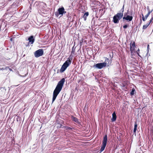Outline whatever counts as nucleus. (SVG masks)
<instances>
[{
  "label": "nucleus",
  "instance_id": "obj_32",
  "mask_svg": "<svg viewBox=\"0 0 153 153\" xmlns=\"http://www.w3.org/2000/svg\"><path fill=\"white\" fill-rule=\"evenodd\" d=\"M31 1H32L31 4H32L34 1V0H31Z\"/></svg>",
  "mask_w": 153,
  "mask_h": 153
},
{
  "label": "nucleus",
  "instance_id": "obj_38",
  "mask_svg": "<svg viewBox=\"0 0 153 153\" xmlns=\"http://www.w3.org/2000/svg\"><path fill=\"white\" fill-rule=\"evenodd\" d=\"M105 128H104V131H105Z\"/></svg>",
  "mask_w": 153,
  "mask_h": 153
},
{
  "label": "nucleus",
  "instance_id": "obj_27",
  "mask_svg": "<svg viewBox=\"0 0 153 153\" xmlns=\"http://www.w3.org/2000/svg\"><path fill=\"white\" fill-rule=\"evenodd\" d=\"M149 14L147 13L145 16V18L147 19L149 16Z\"/></svg>",
  "mask_w": 153,
  "mask_h": 153
},
{
  "label": "nucleus",
  "instance_id": "obj_22",
  "mask_svg": "<svg viewBox=\"0 0 153 153\" xmlns=\"http://www.w3.org/2000/svg\"><path fill=\"white\" fill-rule=\"evenodd\" d=\"M142 19L143 20V21H145L146 19L145 18L144 16L143 15V14H142Z\"/></svg>",
  "mask_w": 153,
  "mask_h": 153
},
{
  "label": "nucleus",
  "instance_id": "obj_7",
  "mask_svg": "<svg viewBox=\"0 0 153 153\" xmlns=\"http://www.w3.org/2000/svg\"><path fill=\"white\" fill-rule=\"evenodd\" d=\"M99 10V14L100 15L99 16L101 17L105 12V7L104 6L100 7Z\"/></svg>",
  "mask_w": 153,
  "mask_h": 153
},
{
  "label": "nucleus",
  "instance_id": "obj_11",
  "mask_svg": "<svg viewBox=\"0 0 153 153\" xmlns=\"http://www.w3.org/2000/svg\"><path fill=\"white\" fill-rule=\"evenodd\" d=\"M111 62L112 61L111 60V58L109 59L108 58H106V67L107 65L108 66L109 65H111Z\"/></svg>",
  "mask_w": 153,
  "mask_h": 153
},
{
  "label": "nucleus",
  "instance_id": "obj_30",
  "mask_svg": "<svg viewBox=\"0 0 153 153\" xmlns=\"http://www.w3.org/2000/svg\"><path fill=\"white\" fill-rule=\"evenodd\" d=\"M107 140V136L106 135V139H105V140H106V144Z\"/></svg>",
  "mask_w": 153,
  "mask_h": 153
},
{
  "label": "nucleus",
  "instance_id": "obj_15",
  "mask_svg": "<svg viewBox=\"0 0 153 153\" xmlns=\"http://www.w3.org/2000/svg\"><path fill=\"white\" fill-rule=\"evenodd\" d=\"M112 115V117L111 119V120L113 122L115 121L116 120L117 118L115 112H114L113 113Z\"/></svg>",
  "mask_w": 153,
  "mask_h": 153
},
{
  "label": "nucleus",
  "instance_id": "obj_10",
  "mask_svg": "<svg viewBox=\"0 0 153 153\" xmlns=\"http://www.w3.org/2000/svg\"><path fill=\"white\" fill-rule=\"evenodd\" d=\"M29 42L31 44H32L35 41V38L33 35L29 36L28 38Z\"/></svg>",
  "mask_w": 153,
  "mask_h": 153
},
{
  "label": "nucleus",
  "instance_id": "obj_39",
  "mask_svg": "<svg viewBox=\"0 0 153 153\" xmlns=\"http://www.w3.org/2000/svg\"><path fill=\"white\" fill-rule=\"evenodd\" d=\"M141 22H142V21H141V20L140 24H141Z\"/></svg>",
  "mask_w": 153,
  "mask_h": 153
},
{
  "label": "nucleus",
  "instance_id": "obj_34",
  "mask_svg": "<svg viewBox=\"0 0 153 153\" xmlns=\"http://www.w3.org/2000/svg\"><path fill=\"white\" fill-rule=\"evenodd\" d=\"M10 41H13V39L12 38H10Z\"/></svg>",
  "mask_w": 153,
  "mask_h": 153
},
{
  "label": "nucleus",
  "instance_id": "obj_17",
  "mask_svg": "<svg viewBox=\"0 0 153 153\" xmlns=\"http://www.w3.org/2000/svg\"><path fill=\"white\" fill-rule=\"evenodd\" d=\"M150 23V22H149V23H148L146 25H144L143 26V29H146L147 27L149 26V24Z\"/></svg>",
  "mask_w": 153,
  "mask_h": 153
},
{
  "label": "nucleus",
  "instance_id": "obj_37",
  "mask_svg": "<svg viewBox=\"0 0 153 153\" xmlns=\"http://www.w3.org/2000/svg\"><path fill=\"white\" fill-rule=\"evenodd\" d=\"M9 70L10 71H11L12 70V69H11L10 68H9Z\"/></svg>",
  "mask_w": 153,
  "mask_h": 153
},
{
  "label": "nucleus",
  "instance_id": "obj_25",
  "mask_svg": "<svg viewBox=\"0 0 153 153\" xmlns=\"http://www.w3.org/2000/svg\"><path fill=\"white\" fill-rule=\"evenodd\" d=\"M128 27V25L127 24L123 26V27L125 29L127 28Z\"/></svg>",
  "mask_w": 153,
  "mask_h": 153
},
{
  "label": "nucleus",
  "instance_id": "obj_19",
  "mask_svg": "<svg viewBox=\"0 0 153 153\" xmlns=\"http://www.w3.org/2000/svg\"><path fill=\"white\" fill-rule=\"evenodd\" d=\"M91 24L93 25H94L95 24V19L94 18H93L92 20Z\"/></svg>",
  "mask_w": 153,
  "mask_h": 153
},
{
  "label": "nucleus",
  "instance_id": "obj_13",
  "mask_svg": "<svg viewBox=\"0 0 153 153\" xmlns=\"http://www.w3.org/2000/svg\"><path fill=\"white\" fill-rule=\"evenodd\" d=\"M71 120L73 121H74L76 123H79V121L78 119L76 118V117H75L73 116H71Z\"/></svg>",
  "mask_w": 153,
  "mask_h": 153
},
{
  "label": "nucleus",
  "instance_id": "obj_35",
  "mask_svg": "<svg viewBox=\"0 0 153 153\" xmlns=\"http://www.w3.org/2000/svg\"><path fill=\"white\" fill-rule=\"evenodd\" d=\"M147 10H148V11L149 10V7H147Z\"/></svg>",
  "mask_w": 153,
  "mask_h": 153
},
{
  "label": "nucleus",
  "instance_id": "obj_18",
  "mask_svg": "<svg viewBox=\"0 0 153 153\" xmlns=\"http://www.w3.org/2000/svg\"><path fill=\"white\" fill-rule=\"evenodd\" d=\"M135 89L134 88H132V91H131V92H130V94L131 95H134V92H135Z\"/></svg>",
  "mask_w": 153,
  "mask_h": 153
},
{
  "label": "nucleus",
  "instance_id": "obj_3",
  "mask_svg": "<svg viewBox=\"0 0 153 153\" xmlns=\"http://www.w3.org/2000/svg\"><path fill=\"white\" fill-rule=\"evenodd\" d=\"M124 10V5L121 9L122 12L120 13H117L114 16L113 21L114 23H119V21L123 17Z\"/></svg>",
  "mask_w": 153,
  "mask_h": 153
},
{
  "label": "nucleus",
  "instance_id": "obj_26",
  "mask_svg": "<svg viewBox=\"0 0 153 153\" xmlns=\"http://www.w3.org/2000/svg\"><path fill=\"white\" fill-rule=\"evenodd\" d=\"M62 125L60 124L59 125H58L57 126V128H62Z\"/></svg>",
  "mask_w": 153,
  "mask_h": 153
},
{
  "label": "nucleus",
  "instance_id": "obj_9",
  "mask_svg": "<svg viewBox=\"0 0 153 153\" xmlns=\"http://www.w3.org/2000/svg\"><path fill=\"white\" fill-rule=\"evenodd\" d=\"M132 19L133 17L132 16L128 15L126 16L125 15L123 17V21H124L125 20H126L128 21H131L132 20Z\"/></svg>",
  "mask_w": 153,
  "mask_h": 153
},
{
  "label": "nucleus",
  "instance_id": "obj_6",
  "mask_svg": "<svg viewBox=\"0 0 153 153\" xmlns=\"http://www.w3.org/2000/svg\"><path fill=\"white\" fill-rule=\"evenodd\" d=\"M105 67V61L103 62H100L96 64L93 65V67L95 68L100 69Z\"/></svg>",
  "mask_w": 153,
  "mask_h": 153
},
{
  "label": "nucleus",
  "instance_id": "obj_5",
  "mask_svg": "<svg viewBox=\"0 0 153 153\" xmlns=\"http://www.w3.org/2000/svg\"><path fill=\"white\" fill-rule=\"evenodd\" d=\"M34 55L35 57L38 58L44 55V52L43 49H39L34 52Z\"/></svg>",
  "mask_w": 153,
  "mask_h": 153
},
{
  "label": "nucleus",
  "instance_id": "obj_8",
  "mask_svg": "<svg viewBox=\"0 0 153 153\" xmlns=\"http://www.w3.org/2000/svg\"><path fill=\"white\" fill-rule=\"evenodd\" d=\"M105 135L103 136V142L102 145L101 147V148L100 150V152L99 153H100L102 152L105 149Z\"/></svg>",
  "mask_w": 153,
  "mask_h": 153
},
{
  "label": "nucleus",
  "instance_id": "obj_33",
  "mask_svg": "<svg viewBox=\"0 0 153 153\" xmlns=\"http://www.w3.org/2000/svg\"><path fill=\"white\" fill-rule=\"evenodd\" d=\"M149 45H147V49H148L149 48Z\"/></svg>",
  "mask_w": 153,
  "mask_h": 153
},
{
  "label": "nucleus",
  "instance_id": "obj_23",
  "mask_svg": "<svg viewBox=\"0 0 153 153\" xmlns=\"http://www.w3.org/2000/svg\"><path fill=\"white\" fill-rule=\"evenodd\" d=\"M66 129L67 130H72L73 129V128L71 127H70L68 126H66Z\"/></svg>",
  "mask_w": 153,
  "mask_h": 153
},
{
  "label": "nucleus",
  "instance_id": "obj_4",
  "mask_svg": "<svg viewBox=\"0 0 153 153\" xmlns=\"http://www.w3.org/2000/svg\"><path fill=\"white\" fill-rule=\"evenodd\" d=\"M66 13V12L65 11L64 8L62 6L59 7L57 11L55 13V15L57 17L60 15V18Z\"/></svg>",
  "mask_w": 153,
  "mask_h": 153
},
{
  "label": "nucleus",
  "instance_id": "obj_28",
  "mask_svg": "<svg viewBox=\"0 0 153 153\" xmlns=\"http://www.w3.org/2000/svg\"><path fill=\"white\" fill-rule=\"evenodd\" d=\"M152 10L151 11H150V10H149L148 13L150 15V13L152 12Z\"/></svg>",
  "mask_w": 153,
  "mask_h": 153
},
{
  "label": "nucleus",
  "instance_id": "obj_20",
  "mask_svg": "<svg viewBox=\"0 0 153 153\" xmlns=\"http://www.w3.org/2000/svg\"><path fill=\"white\" fill-rule=\"evenodd\" d=\"M8 68H9L8 67H6L5 68H1L0 69V70H4L5 69L7 70Z\"/></svg>",
  "mask_w": 153,
  "mask_h": 153
},
{
  "label": "nucleus",
  "instance_id": "obj_12",
  "mask_svg": "<svg viewBox=\"0 0 153 153\" xmlns=\"http://www.w3.org/2000/svg\"><path fill=\"white\" fill-rule=\"evenodd\" d=\"M135 47V43L134 42L131 45H130V50L131 52L133 51L134 50Z\"/></svg>",
  "mask_w": 153,
  "mask_h": 153
},
{
  "label": "nucleus",
  "instance_id": "obj_14",
  "mask_svg": "<svg viewBox=\"0 0 153 153\" xmlns=\"http://www.w3.org/2000/svg\"><path fill=\"white\" fill-rule=\"evenodd\" d=\"M89 15V13L88 12H85L84 13L83 16V18L84 19L85 21H86V17L88 16Z\"/></svg>",
  "mask_w": 153,
  "mask_h": 153
},
{
  "label": "nucleus",
  "instance_id": "obj_36",
  "mask_svg": "<svg viewBox=\"0 0 153 153\" xmlns=\"http://www.w3.org/2000/svg\"><path fill=\"white\" fill-rule=\"evenodd\" d=\"M30 43L28 42L27 45V46H29V44Z\"/></svg>",
  "mask_w": 153,
  "mask_h": 153
},
{
  "label": "nucleus",
  "instance_id": "obj_16",
  "mask_svg": "<svg viewBox=\"0 0 153 153\" xmlns=\"http://www.w3.org/2000/svg\"><path fill=\"white\" fill-rule=\"evenodd\" d=\"M137 123L135 122V123L134 126V134L136 135V131L137 130Z\"/></svg>",
  "mask_w": 153,
  "mask_h": 153
},
{
  "label": "nucleus",
  "instance_id": "obj_2",
  "mask_svg": "<svg viewBox=\"0 0 153 153\" xmlns=\"http://www.w3.org/2000/svg\"><path fill=\"white\" fill-rule=\"evenodd\" d=\"M72 59L73 56L71 55L70 56L68 59L65 61L62 65L60 70V72L61 73L63 72L67 67L70 65L71 63Z\"/></svg>",
  "mask_w": 153,
  "mask_h": 153
},
{
  "label": "nucleus",
  "instance_id": "obj_29",
  "mask_svg": "<svg viewBox=\"0 0 153 153\" xmlns=\"http://www.w3.org/2000/svg\"><path fill=\"white\" fill-rule=\"evenodd\" d=\"M153 19V17H152L151 18V19H150V22H150V23H151V22H152V20Z\"/></svg>",
  "mask_w": 153,
  "mask_h": 153
},
{
  "label": "nucleus",
  "instance_id": "obj_24",
  "mask_svg": "<svg viewBox=\"0 0 153 153\" xmlns=\"http://www.w3.org/2000/svg\"><path fill=\"white\" fill-rule=\"evenodd\" d=\"M127 11L128 12H127L125 13H124V16H125V15L126 16H128V10Z\"/></svg>",
  "mask_w": 153,
  "mask_h": 153
},
{
  "label": "nucleus",
  "instance_id": "obj_1",
  "mask_svg": "<svg viewBox=\"0 0 153 153\" xmlns=\"http://www.w3.org/2000/svg\"><path fill=\"white\" fill-rule=\"evenodd\" d=\"M65 81V78H62L58 82L53 93L52 103L54 101L57 95L62 90Z\"/></svg>",
  "mask_w": 153,
  "mask_h": 153
},
{
  "label": "nucleus",
  "instance_id": "obj_31",
  "mask_svg": "<svg viewBox=\"0 0 153 153\" xmlns=\"http://www.w3.org/2000/svg\"><path fill=\"white\" fill-rule=\"evenodd\" d=\"M62 127L63 128H66V126H62Z\"/></svg>",
  "mask_w": 153,
  "mask_h": 153
},
{
  "label": "nucleus",
  "instance_id": "obj_21",
  "mask_svg": "<svg viewBox=\"0 0 153 153\" xmlns=\"http://www.w3.org/2000/svg\"><path fill=\"white\" fill-rule=\"evenodd\" d=\"M75 51V49L74 48V47L72 48L71 53L74 54Z\"/></svg>",
  "mask_w": 153,
  "mask_h": 153
}]
</instances>
